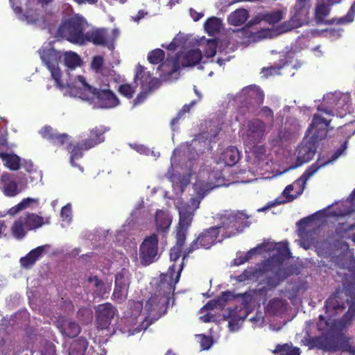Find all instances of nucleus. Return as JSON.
<instances>
[{
	"label": "nucleus",
	"mask_w": 355,
	"mask_h": 355,
	"mask_svg": "<svg viewBox=\"0 0 355 355\" xmlns=\"http://www.w3.org/2000/svg\"><path fill=\"white\" fill-rule=\"evenodd\" d=\"M184 263L182 262L175 277V265L171 266L168 271L160 275V281L157 287V291L146 302L145 308L148 312L146 318L148 324H152L164 315L168 309L169 302L172 300L174 302L173 295L175 290V284L179 282Z\"/></svg>",
	"instance_id": "1"
},
{
	"label": "nucleus",
	"mask_w": 355,
	"mask_h": 355,
	"mask_svg": "<svg viewBox=\"0 0 355 355\" xmlns=\"http://www.w3.org/2000/svg\"><path fill=\"white\" fill-rule=\"evenodd\" d=\"M87 24V21L83 16L75 14L62 20L55 35L72 44H84V31Z\"/></svg>",
	"instance_id": "2"
},
{
	"label": "nucleus",
	"mask_w": 355,
	"mask_h": 355,
	"mask_svg": "<svg viewBox=\"0 0 355 355\" xmlns=\"http://www.w3.org/2000/svg\"><path fill=\"white\" fill-rule=\"evenodd\" d=\"M266 293V289L261 288L237 294L239 298L241 299V306H235L233 309H229L227 314L224 315L225 319L228 320V327L230 331H233L237 329L239 322L243 320L247 317L250 308L257 300V296L265 295Z\"/></svg>",
	"instance_id": "3"
},
{
	"label": "nucleus",
	"mask_w": 355,
	"mask_h": 355,
	"mask_svg": "<svg viewBox=\"0 0 355 355\" xmlns=\"http://www.w3.org/2000/svg\"><path fill=\"white\" fill-rule=\"evenodd\" d=\"M78 79L83 86L80 96L82 98L93 101L98 108L101 109H112L119 105V99L111 89L92 87L81 76H78Z\"/></svg>",
	"instance_id": "4"
},
{
	"label": "nucleus",
	"mask_w": 355,
	"mask_h": 355,
	"mask_svg": "<svg viewBox=\"0 0 355 355\" xmlns=\"http://www.w3.org/2000/svg\"><path fill=\"white\" fill-rule=\"evenodd\" d=\"M220 223L216 225L224 238L234 236L248 227V216L242 211H224L219 215Z\"/></svg>",
	"instance_id": "5"
},
{
	"label": "nucleus",
	"mask_w": 355,
	"mask_h": 355,
	"mask_svg": "<svg viewBox=\"0 0 355 355\" xmlns=\"http://www.w3.org/2000/svg\"><path fill=\"white\" fill-rule=\"evenodd\" d=\"M347 148V141H345L341 146L334 153L331 158L323 159L322 158H318V160L310 166L302 174V175L295 181V184L300 186L299 191L297 194L293 196L291 194V192L293 190L294 186L289 184L286 187L282 192L284 197L286 198V202H291L295 198L300 196L303 191L304 187L302 188V180L305 184L313 174H315L320 168H322L332 162L336 160L341 155L344 153Z\"/></svg>",
	"instance_id": "6"
},
{
	"label": "nucleus",
	"mask_w": 355,
	"mask_h": 355,
	"mask_svg": "<svg viewBox=\"0 0 355 355\" xmlns=\"http://www.w3.org/2000/svg\"><path fill=\"white\" fill-rule=\"evenodd\" d=\"M355 228V224L347 225L345 223H339L336 227L335 231L331 235L329 236L327 241L318 243L316 248L318 254L329 256L331 254V251L335 248H343L347 249L349 245L345 241H342L346 234Z\"/></svg>",
	"instance_id": "7"
},
{
	"label": "nucleus",
	"mask_w": 355,
	"mask_h": 355,
	"mask_svg": "<svg viewBox=\"0 0 355 355\" xmlns=\"http://www.w3.org/2000/svg\"><path fill=\"white\" fill-rule=\"evenodd\" d=\"M350 302L355 304V284L346 283L343 284V290L337 289L327 300L325 301L324 308L327 313L333 314V312L343 311L346 308V303Z\"/></svg>",
	"instance_id": "8"
},
{
	"label": "nucleus",
	"mask_w": 355,
	"mask_h": 355,
	"mask_svg": "<svg viewBox=\"0 0 355 355\" xmlns=\"http://www.w3.org/2000/svg\"><path fill=\"white\" fill-rule=\"evenodd\" d=\"M310 0H297L291 8L289 20L284 21L279 26L282 32H288L299 28L309 22Z\"/></svg>",
	"instance_id": "9"
},
{
	"label": "nucleus",
	"mask_w": 355,
	"mask_h": 355,
	"mask_svg": "<svg viewBox=\"0 0 355 355\" xmlns=\"http://www.w3.org/2000/svg\"><path fill=\"white\" fill-rule=\"evenodd\" d=\"M49 223L48 220L44 222L42 216L35 213H24L13 223L11 233L15 239L19 240L26 236L28 231L35 230Z\"/></svg>",
	"instance_id": "10"
},
{
	"label": "nucleus",
	"mask_w": 355,
	"mask_h": 355,
	"mask_svg": "<svg viewBox=\"0 0 355 355\" xmlns=\"http://www.w3.org/2000/svg\"><path fill=\"white\" fill-rule=\"evenodd\" d=\"M219 230L216 226L205 229L200 232L196 239L189 244L183 252V260L191 253L198 249L209 250L217 243Z\"/></svg>",
	"instance_id": "11"
},
{
	"label": "nucleus",
	"mask_w": 355,
	"mask_h": 355,
	"mask_svg": "<svg viewBox=\"0 0 355 355\" xmlns=\"http://www.w3.org/2000/svg\"><path fill=\"white\" fill-rule=\"evenodd\" d=\"M164 58L165 53L160 49H154L149 52L148 55L149 62L153 64H159L157 69L163 73L164 78H169L180 69V57L177 53L171 59L167 58L166 60L164 61Z\"/></svg>",
	"instance_id": "12"
},
{
	"label": "nucleus",
	"mask_w": 355,
	"mask_h": 355,
	"mask_svg": "<svg viewBox=\"0 0 355 355\" xmlns=\"http://www.w3.org/2000/svg\"><path fill=\"white\" fill-rule=\"evenodd\" d=\"M330 12L329 5L321 3L316 6L315 10V18L318 24H323L326 25L331 24H347L352 22L355 16V1L352 4L347 14L339 18H333L330 20H325V17Z\"/></svg>",
	"instance_id": "13"
},
{
	"label": "nucleus",
	"mask_w": 355,
	"mask_h": 355,
	"mask_svg": "<svg viewBox=\"0 0 355 355\" xmlns=\"http://www.w3.org/2000/svg\"><path fill=\"white\" fill-rule=\"evenodd\" d=\"M158 243V236L155 233L144 238L139 249V259L143 266H149L157 260Z\"/></svg>",
	"instance_id": "14"
},
{
	"label": "nucleus",
	"mask_w": 355,
	"mask_h": 355,
	"mask_svg": "<svg viewBox=\"0 0 355 355\" xmlns=\"http://www.w3.org/2000/svg\"><path fill=\"white\" fill-rule=\"evenodd\" d=\"M130 273L128 270L122 268L115 275L114 289L112 298L117 303L123 302L128 296L130 284Z\"/></svg>",
	"instance_id": "15"
},
{
	"label": "nucleus",
	"mask_w": 355,
	"mask_h": 355,
	"mask_svg": "<svg viewBox=\"0 0 355 355\" xmlns=\"http://www.w3.org/2000/svg\"><path fill=\"white\" fill-rule=\"evenodd\" d=\"M329 352L342 351L349 355H355V347L350 342V338L347 337L343 331H330Z\"/></svg>",
	"instance_id": "16"
},
{
	"label": "nucleus",
	"mask_w": 355,
	"mask_h": 355,
	"mask_svg": "<svg viewBox=\"0 0 355 355\" xmlns=\"http://www.w3.org/2000/svg\"><path fill=\"white\" fill-rule=\"evenodd\" d=\"M116 311V309L110 302L98 304L96 308L97 327L101 329H108Z\"/></svg>",
	"instance_id": "17"
},
{
	"label": "nucleus",
	"mask_w": 355,
	"mask_h": 355,
	"mask_svg": "<svg viewBox=\"0 0 355 355\" xmlns=\"http://www.w3.org/2000/svg\"><path fill=\"white\" fill-rule=\"evenodd\" d=\"M266 123L259 119H252L247 123L246 137L253 144L259 143L266 133Z\"/></svg>",
	"instance_id": "18"
},
{
	"label": "nucleus",
	"mask_w": 355,
	"mask_h": 355,
	"mask_svg": "<svg viewBox=\"0 0 355 355\" xmlns=\"http://www.w3.org/2000/svg\"><path fill=\"white\" fill-rule=\"evenodd\" d=\"M329 122L319 114H315L306 132L312 134L311 138L315 141L322 139L327 135V128Z\"/></svg>",
	"instance_id": "19"
},
{
	"label": "nucleus",
	"mask_w": 355,
	"mask_h": 355,
	"mask_svg": "<svg viewBox=\"0 0 355 355\" xmlns=\"http://www.w3.org/2000/svg\"><path fill=\"white\" fill-rule=\"evenodd\" d=\"M316 153L315 141H308L302 143L297 148L296 162L293 168L299 167L302 164L311 161Z\"/></svg>",
	"instance_id": "20"
},
{
	"label": "nucleus",
	"mask_w": 355,
	"mask_h": 355,
	"mask_svg": "<svg viewBox=\"0 0 355 355\" xmlns=\"http://www.w3.org/2000/svg\"><path fill=\"white\" fill-rule=\"evenodd\" d=\"M135 80L139 81L142 90L147 92H153L158 84L157 80L152 78L150 73L146 71L144 67L141 64L137 66Z\"/></svg>",
	"instance_id": "21"
},
{
	"label": "nucleus",
	"mask_w": 355,
	"mask_h": 355,
	"mask_svg": "<svg viewBox=\"0 0 355 355\" xmlns=\"http://www.w3.org/2000/svg\"><path fill=\"white\" fill-rule=\"evenodd\" d=\"M108 130L109 128L104 125H98L90 129L88 138L82 140L83 141L84 148L85 150H89L103 143L105 141L104 134L108 131Z\"/></svg>",
	"instance_id": "22"
},
{
	"label": "nucleus",
	"mask_w": 355,
	"mask_h": 355,
	"mask_svg": "<svg viewBox=\"0 0 355 355\" xmlns=\"http://www.w3.org/2000/svg\"><path fill=\"white\" fill-rule=\"evenodd\" d=\"M329 335L330 330L327 328V331L322 332V336L311 337L307 335L303 338L302 342L304 345L309 347V349L318 348L329 352Z\"/></svg>",
	"instance_id": "23"
},
{
	"label": "nucleus",
	"mask_w": 355,
	"mask_h": 355,
	"mask_svg": "<svg viewBox=\"0 0 355 355\" xmlns=\"http://www.w3.org/2000/svg\"><path fill=\"white\" fill-rule=\"evenodd\" d=\"M355 316V304H352L348 311L338 321L325 322L326 326L330 331H340L347 328L351 324L352 318Z\"/></svg>",
	"instance_id": "24"
},
{
	"label": "nucleus",
	"mask_w": 355,
	"mask_h": 355,
	"mask_svg": "<svg viewBox=\"0 0 355 355\" xmlns=\"http://www.w3.org/2000/svg\"><path fill=\"white\" fill-rule=\"evenodd\" d=\"M56 324L62 334L68 338H75L80 333L78 324L71 319L61 318L57 320Z\"/></svg>",
	"instance_id": "25"
},
{
	"label": "nucleus",
	"mask_w": 355,
	"mask_h": 355,
	"mask_svg": "<svg viewBox=\"0 0 355 355\" xmlns=\"http://www.w3.org/2000/svg\"><path fill=\"white\" fill-rule=\"evenodd\" d=\"M84 44L92 42L95 45L106 46L108 44V33L105 28H96L85 33Z\"/></svg>",
	"instance_id": "26"
},
{
	"label": "nucleus",
	"mask_w": 355,
	"mask_h": 355,
	"mask_svg": "<svg viewBox=\"0 0 355 355\" xmlns=\"http://www.w3.org/2000/svg\"><path fill=\"white\" fill-rule=\"evenodd\" d=\"M198 208L196 205H185L179 208V221L178 226L189 229L191 225L196 210Z\"/></svg>",
	"instance_id": "27"
},
{
	"label": "nucleus",
	"mask_w": 355,
	"mask_h": 355,
	"mask_svg": "<svg viewBox=\"0 0 355 355\" xmlns=\"http://www.w3.org/2000/svg\"><path fill=\"white\" fill-rule=\"evenodd\" d=\"M171 223L172 218L167 212L163 210H157L156 211L155 225L158 232H162L163 236H165L169 230Z\"/></svg>",
	"instance_id": "28"
},
{
	"label": "nucleus",
	"mask_w": 355,
	"mask_h": 355,
	"mask_svg": "<svg viewBox=\"0 0 355 355\" xmlns=\"http://www.w3.org/2000/svg\"><path fill=\"white\" fill-rule=\"evenodd\" d=\"M197 196L192 198L190 202L199 207L201 200L213 189L215 186H212L210 183L205 181H198L193 185Z\"/></svg>",
	"instance_id": "29"
},
{
	"label": "nucleus",
	"mask_w": 355,
	"mask_h": 355,
	"mask_svg": "<svg viewBox=\"0 0 355 355\" xmlns=\"http://www.w3.org/2000/svg\"><path fill=\"white\" fill-rule=\"evenodd\" d=\"M295 267L292 265L285 266L282 261H279L277 264H272L270 271L273 275L282 282L288 277L293 275Z\"/></svg>",
	"instance_id": "30"
},
{
	"label": "nucleus",
	"mask_w": 355,
	"mask_h": 355,
	"mask_svg": "<svg viewBox=\"0 0 355 355\" xmlns=\"http://www.w3.org/2000/svg\"><path fill=\"white\" fill-rule=\"evenodd\" d=\"M44 252V246H38L31 250L25 257L20 259L19 262L22 267L25 268H31L42 256Z\"/></svg>",
	"instance_id": "31"
},
{
	"label": "nucleus",
	"mask_w": 355,
	"mask_h": 355,
	"mask_svg": "<svg viewBox=\"0 0 355 355\" xmlns=\"http://www.w3.org/2000/svg\"><path fill=\"white\" fill-rule=\"evenodd\" d=\"M178 56L183 67L195 66L200 62L202 58V53L198 49L188 51L182 58L179 55Z\"/></svg>",
	"instance_id": "32"
},
{
	"label": "nucleus",
	"mask_w": 355,
	"mask_h": 355,
	"mask_svg": "<svg viewBox=\"0 0 355 355\" xmlns=\"http://www.w3.org/2000/svg\"><path fill=\"white\" fill-rule=\"evenodd\" d=\"M67 150L70 153V164L71 166L82 169L80 166L76 163V160L82 158L83 157V152L86 150L84 148L83 141H81L76 144L69 143L67 145Z\"/></svg>",
	"instance_id": "33"
},
{
	"label": "nucleus",
	"mask_w": 355,
	"mask_h": 355,
	"mask_svg": "<svg viewBox=\"0 0 355 355\" xmlns=\"http://www.w3.org/2000/svg\"><path fill=\"white\" fill-rule=\"evenodd\" d=\"M1 180L3 184V193L8 197H14L19 193L17 182L10 179L8 173L1 175Z\"/></svg>",
	"instance_id": "34"
},
{
	"label": "nucleus",
	"mask_w": 355,
	"mask_h": 355,
	"mask_svg": "<svg viewBox=\"0 0 355 355\" xmlns=\"http://www.w3.org/2000/svg\"><path fill=\"white\" fill-rule=\"evenodd\" d=\"M240 159V153L237 148L230 146L227 148L221 155L220 159L227 166H234Z\"/></svg>",
	"instance_id": "35"
},
{
	"label": "nucleus",
	"mask_w": 355,
	"mask_h": 355,
	"mask_svg": "<svg viewBox=\"0 0 355 355\" xmlns=\"http://www.w3.org/2000/svg\"><path fill=\"white\" fill-rule=\"evenodd\" d=\"M0 158L3 165L11 171H17L20 168L21 159L14 153H0Z\"/></svg>",
	"instance_id": "36"
},
{
	"label": "nucleus",
	"mask_w": 355,
	"mask_h": 355,
	"mask_svg": "<svg viewBox=\"0 0 355 355\" xmlns=\"http://www.w3.org/2000/svg\"><path fill=\"white\" fill-rule=\"evenodd\" d=\"M248 17V10L244 8H240L232 12L228 17L227 21L230 24L237 26L244 24Z\"/></svg>",
	"instance_id": "37"
},
{
	"label": "nucleus",
	"mask_w": 355,
	"mask_h": 355,
	"mask_svg": "<svg viewBox=\"0 0 355 355\" xmlns=\"http://www.w3.org/2000/svg\"><path fill=\"white\" fill-rule=\"evenodd\" d=\"M88 343L85 338H79L72 342L69 350V355H84Z\"/></svg>",
	"instance_id": "38"
},
{
	"label": "nucleus",
	"mask_w": 355,
	"mask_h": 355,
	"mask_svg": "<svg viewBox=\"0 0 355 355\" xmlns=\"http://www.w3.org/2000/svg\"><path fill=\"white\" fill-rule=\"evenodd\" d=\"M58 52L54 49H47L43 51L41 58L47 68L58 64L60 58Z\"/></svg>",
	"instance_id": "39"
},
{
	"label": "nucleus",
	"mask_w": 355,
	"mask_h": 355,
	"mask_svg": "<svg viewBox=\"0 0 355 355\" xmlns=\"http://www.w3.org/2000/svg\"><path fill=\"white\" fill-rule=\"evenodd\" d=\"M221 24V20L219 18L211 17L206 20L204 28L209 35H213L220 31Z\"/></svg>",
	"instance_id": "40"
},
{
	"label": "nucleus",
	"mask_w": 355,
	"mask_h": 355,
	"mask_svg": "<svg viewBox=\"0 0 355 355\" xmlns=\"http://www.w3.org/2000/svg\"><path fill=\"white\" fill-rule=\"evenodd\" d=\"M272 352L276 355H300V352L298 347H293L288 343L277 345Z\"/></svg>",
	"instance_id": "41"
},
{
	"label": "nucleus",
	"mask_w": 355,
	"mask_h": 355,
	"mask_svg": "<svg viewBox=\"0 0 355 355\" xmlns=\"http://www.w3.org/2000/svg\"><path fill=\"white\" fill-rule=\"evenodd\" d=\"M239 298V296H237V294H234L232 292L230 291H227L225 292H223L221 295L218 297L217 301L216 302H209L205 306L207 309H214L216 306V302H220L222 306L225 305V303L227 301L232 300L234 299Z\"/></svg>",
	"instance_id": "42"
},
{
	"label": "nucleus",
	"mask_w": 355,
	"mask_h": 355,
	"mask_svg": "<svg viewBox=\"0 0 355 355\" xmlns=\"http://www.w3.org/2000/svg\"><path fill=\"white\" fill-rule=\"evenodd\" d=\"M64 64L70 69H75L81 63L80 56L74 52L66 53L64 58Z\"/></svg>",
	"instance_id": "43"
},
{
	"label": "nucleus",
	"mask_w": 355,
	"mask_h": 355,
	"mask_svg": "<svg viewBox=\"0 0 355 355\" xmlns=\"http://www.w3.org/2000/svg\"><path fill=\"white\" fill-rule=\"evenodd\" d=\"M283 19V12L280 10L268 12L263 15L262 19L270 24H275Z\"/></svg>",
	"instance_id": "44"
},
{
	"label": "nucleus",
	"mask_w": 355,
	"mask_h": 355,
	"mask_svg": "<svg viewBox=\"0 0 355 355\" xmlns=\"http://www.w3.org/2000/svg\"><path fill=\"white\" fill-rule=\"evenodd\" d=\"M35 200L31 198H26L23 199L19 203H18L17 205L11 207L8 211V214L10 216H15L20 211L26 209L29 206L31 202H35Z\"/></svg>",
	"instance_id": "45"
},
{
	"label": "nucleus",
	"mask_w": 355,
	"mask_h": 355,
	"mask_svg": "<svg viewBox=\"0 0 355 355\" xmlns=\"http://www.w3.org/2000/svg\"><path fill=\"white\" fill-rule=\"evenodd\" d=\"M188 228L176 226L175 228V239L176 243L175 245L183 246L185 244L187 235L188 234Z\"/></svg>",
	"instance_id": "46"
},
{
	"label": "nucleus",
	"mask_w": 355,
	"mask_h": 355,
	"mask_svg": "<svg viewBox=\"0 0 355 355\" xmlns=\"http://www.w3.org/2000/svg\"><path fill=\"white\" fill-rule=\"evenodd\" d=\"M69 138V135L67 133H60L58 132L51 143L56 147H61L68 144Z\"/></svg>",
	"instance_id": "47"
},
{
	"label": "nucleus",
	"mask_w": 355,
	"mask_h": 355,
	"mask_svg": "<svg viewBox=\"0 0 355 355\" xmlns=\"http://www.w3.org/2000/svg\"><path fill=\"white\" fill-rule=\"evenodd\" d=\"M57 132V130L53 129L50 125H45L40 130V134L42 136V137L44 139H46L50 143L53 140Z\"/></svg>",
	"instance_id": "48"
},
{
	"label": "nucleus",
	"mask_w": 355,
	"mask_h": 355,
	"mask_svg": "<svg viewBox=\"0 0 355 355\" xmlns=\"http://www.w3.org/2000/svg\"><path fill=\"white\" fill-rule=\"evenodd\" d=\"M78 318L83 322H88L93 317L92 311L89 308L82 307L77 312Z\"/></svg>",
	"instance_id": "49"
},
{
	"label": "nucleus",
	"mask_w": 355,
	"mask_h": 355,
	"mask_svg": "<svg viewBox=\"0 0 355 355\" xmlns=\"http://www.w3.org/2000/svg\"><path fill=\"white\" fill-rule=\"evenodd\" d=\"M118 92L122 96L130 99L135 94V89L130 84H122L119 87Z\"/></svg>",
	"instance_id": "50"
},
{
	"label": "nucleus",
	"mask_w": 355,
	"mask_h": 355,
	"mask_svg": "<svg viewBox=\"0 0 355 355\" xmlns=\"http://www.w3.org/2000/svg\"><path fill=\"white\" fill-rule=\"evenodd\" d=\"M283 306L282 300L280 299H272L267 306L268 311L273 315L279 313V309Z\"/></svg>",
	"instance_id": "51"
},
{
	"label": "nucleus",
	"mask_w": 355,
	"mask_h": 355,
	"mask_svg": "<svg viewBox=\"0 0 355 355\" xmlns=\"http://www.w3.org/2000/svg\"><path fill=\"white\" fill-rule=\"evenodd\" d=\"M48 69L51 71V76L55 80L56 85L60 88H62L63 85L61 81V71L58 65L49 67Z\"/></svg>",
	"instance_id": "52"
},
{
	"label": "nucleus",
	"mask_w": 355,
	"mask_h": 355,
	"mask_svg": "<svg viewBox=\"0 0 355 355\" xmlns=\"http://www.w3.org/2000/svg\"><path fill=\"white\" fill-rule=\"evenodd\" d=\"M216 47L217 43L214 40L208 41L204 50L205 56L209 58H213L216 53Z\"/></svg>",
	"instance_id": "53"
},
{
	"label": "nucleus",
	"mask_w": 355,
	"mask_h": 355,
	"mask_svg": "<svg viewBox=\"0 0 355 355\" xmlns=\"http://www.w3.org/2000/svg\"><path fill=\"white\" fill-rule=\"evenodd\" d=\"M200 347L203 350H208L213 345V340L211 336L199 335Z\"/></svg>",
	"instance_id": "54"
},
{
	"label": "nucleus",
	"mask_w": 355,
	"mask_h": 355,
	"mask_svg": "<svg viewBox=\"0 0 355 355\" xmlns=\"http://www.w3.org/2000/svg\"><path fill=\"white\" fill-rule=\"evenodd\" d=\"M183 246L175 245L170 250V259L171 261H176L182 254Z\"/></svg>",
	"instance_id": "55"
},
{
	"label": "nucleus",
	"mask_w": 355,
	"mask_h": 355,
	"mask_svg": "<svg viewBox=\"0 0 355 355\" xmlns=\"http://www.w3.org/2000/svg\"><path fill=\"white\" fill-rule=\"evenodd\" d=\"M242 272L243 273V275L248 281L252 280L255 277H257L259 273V270H258L256 268L250 267L247 268Z\"/></svg>",
	"instance_id": "56"
},
{
	"label": "nucleus",
	"mask_w": 355,
	"mask_h": 355,
	"mask_svg": "<svg viewBox=\"0 0 355 355\" xmlns=\"http://www.w3.org/2000/svg\"><path fill=\"white\" fill-rule=\"evenodd\" d=\"M88 282L94 284L96 292H101L102 288L104 286V283L97 276H90L88 278Z\"/></svg>",
	"instance_id": "57"
},
{
	"label": "nucleus",
	"mask_w": 355,
	"mask_h": 355,
	"mask_svg": "<svg viewBox=\"0 0 355 355\" xmlns=\"http://www.w3.org/2000/svg\"><path fill=\"white\" fill-rule=\"evenodd\" d=\"M282 282L275 276L267 277L265 279V284L267 285L268 288H274L277 287Z\"/></svg>",
	"instance_id": "58"
},
{
	"label": "nucleus",
	"mask_w": 355,
	"mask_h": 355,
	"mask_svg": "<svg viewBox=\"0 0 355 355\" xmlns=\"http://www.w3.org/2000/svg\"><path fill=\"white\" fill-rule=\"evenodd\" d=\"M260 113L261 116L267 119H269L270 122L274 121V113L273 111L268 106H263L261 108Z\"/></svg>",
	"instance_id": "59"
},
{
	"label": "nucleus",
	"mask_w": 355,
	"mask_h": 355,
	"mask_svg": "<svg viewBox=\"0 0 355 355\" xmlns=\"http://www.w3.org/2000/svg\"><path fill=\"white\" fill-rule=\"evenodd\" d=\"M103 62L104 60L102 56H94L92 62V67L94 70L99 71L102 69Z\"/></svg>",
	"instance_id": "60"
},
{
	"label": "nucleus",
	"mask_w": 355,
	"mask_h": 355,
	"mask_svg": "<svg viewBox=\"0 0 355 355\" xmlns=\"http://www.w3.org/2000/svg\"><path fill=\"white\" fill-rule=\"evenodd\" d=\"M150 92H147L146 90L141 91L133 100V105L135 106L142 103L146 100L147 94Z\"/></svg>",
	"instance_id": "61"
},
{
	"label": "nucleus",
	"mask_w": 355,
	"mask_h": 355,
	"mask_svg": "<svg viewBox=\"0 0 355 355\" xmlns=\"http://www.w3.org/2000/svg\"><path fill=\"white\" fill-rule=\"evenodd\" d=\"M248 261V258L242 253L237 254L236 257L233 260V265L239 266Z\"/></svg>",
	"instance_id": "62"
},
{
	"label": "nucleus",
	"mask_w": 355,
	"mask_h": 355,
	"mask_svg": "<svg viewBox=\"0 0 355 355\" xmlns=\"http://www.w3.org/2000/svg\"><path fill=\"white\" fill-rule=\"evenodd\" d=\"M320 322L318 324V329L320 331L322 332H327V327L326 326L325 322H327L325 320L324 317L322 315L319 316Z\"/></svg>",
	"instance_id": "63"
},
{
	"label": "nucleus",
	"mask_w": 355,
	"mask_h": 355,
	"mask_svg": "<svg viewBox=\"0 0 355 355\" xmlns=\"http://www.w3.org/2000/svg\"><path fill=\"white\" fill-rule=\"evenodd\" d=\"M196 103V101H192L189 104H185L182 109L178 112L180 115L184 116L186 113L189 112L191 108Z\"/></svg>",
	"instance_id": "64"
}]
</instances>
